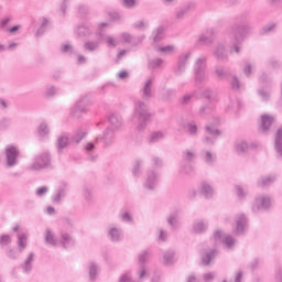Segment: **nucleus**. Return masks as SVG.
Wrapping results in <instances>:
<instances>
[{
	"instance_id": "1a4fd4ad",
	"label": "nucleus",
	"mask_w": 282,
	"mask_h": 282,
	"mask_svg": "<svg viewBox=\"0 0 282 282\" xmlns=\"http://www.w3.org/2000/svg\"><path fill=\"white\" fill-rule=\"evenodd\" d=\"M235 235H246L248 231V216L246 214H237L232 224Z\"/></svg>"
},
{
	"instance_id": "c9c22d12",
	"label": "nucleus",
	"mask_w": 282,
	"mask_h": 282,
	"mask_svg": "<svg viewBox=\"0 0 282 282\" xmlns=\"http://www.w3.org/2000/svg\"><path fill=\"white\" fill-rule=\"evenodd\" d=\"M150 41L152 43H160L164 41V26H158L151 34Z\"/></svg>"
},
{
	"instance_id": "5701e85b",
	"label": "nucleus",
	"mask_w": 282,
	"mask_h": 282,
	"mask_svg": "<svg viewBox=\"0 0 282 282\" xmlns=\"http://www.w3.org/2000/svg\"><path fill=\"white\" fill-rule=\"evenodd\" d=\"M192 230L194 235H204L208 230V220L196 219L192 224Z\"/></svg>"
},
{
	"instance_id": "cd10ccee",
	"label": "nucleus",
	"mask_w": 282,
	"mask_h": 282,
	"mask_svg": "<svg viewBox=\"0 0 282 282\" xmlns=\"http://www.w3.org/2000/svg\"><path fill=\"white\" fill-rule=\"evenodd\" d=\"M239 109H241V100L237 97H230L226 107L227 113H239Z\"/></svg>"
},
{
	"instance_id": "f03ea898",
	"label": "nucleus",
	"mask_w": 282,
	"mask_h": 282,
	"mask_svg": "<svg viewBox=\"0 0 282 282\" xmlns=\"http://www.w3.org/2000/svg\"><path fill=\"white\" fill-rule=\"evenodd\" d=\"M133 118L137 120V131H144L147 129V122L151 118V112L149 111V106L142 101L137 100L134 104Z\"/></svg>"
},
{
	"instance_id": "4c0bfd02",
	"label": "nucleus",
	"mask_w": 282,
	"mask_h": 282,
	"mask_svg": "<svg viewBox=\"0 0 282 282\" xmlns=\"http://www.w3.org/2000/svg\"><path fill=\"white\" fill-rule=\"evenodd\" d=\"M162 263L163 265H173V263H175V251L171 249L167 251H164Z\"/></svg>"
},
{
	"instance_id": "dca6fc26",
	"label": "nucleus",
	"mask_w": 282,
	"mask_h": 282,
	"mask_svg": "<svg viewBox=\"0 0 282 282\" xmlns=\"http://www.w3.org/2000/svg\"><path fill=\"white\" fill-rule=\"evenodd\" d=\"M149 257H151V253L149 251H141L139 253V263L140 267L138 269V276L139 279H144V276H147V267H144V263H147L149 261Z\"/></svg>"
},
{
	"instance_id": "72a5a7b5",
	"label": "nucleus",
	"mask_w": 282,
	"mask_h": 282,
	"mask_svg": "<svg viewBox=\"0 0 282 282\" xmlns=\"http://www.w3.org/2000/svg\"><path fill=\"white\" fill-rule=\"evenodd\" d=\"M274 147H275L276 158L279 160H282V129H279L275 133Z\"/></svg>"
},
{
	"instance_id": "4be33fe9",
	"label": "nucleus",
	"mask_w": 282,
	"mask_h": 282,
	"mask_svg": "<svg viewBox=\"0 0 282 282\" xmlns=\"http://www.w3.org/2000/svg\"><path fill=\"white\" fill-rule=\"evenodd\" d=\"M108 122L110 124L108 129H111L112 131H120V129H122V117L116 112L108 116Z\"/></svg>"
},
{
	"instance_id": "49530a36",
	"label": "nucleus",
	"mask_w": 282,
	"mask_h": 282,
	"mask_svg": "<svg viewBox=\"0 0 282 282\" xmlns=\"http://www.w3.org/2000/svg\"><path fill=\"white\" fill-rule=\"evenodd\" d=\"M213 33L212 32H207V33H203L199 39L198 42L200 43V45H213Z\"/></svg>"
},
{
	"instance_id": "412c9836",
	"label": "nucleus",
	"mask_w": 282,
	"mask_h": 282,
	"mask_svg": "<svg viewBox=\"0 0 282 282\" xmlns=\"http://www.w3.org/2000/svg\"><path fill=\"white\" fill-rule=\"evenodd\" d=\"M36 254L34 252L28 253L24 262L20 264V268L24 274H30L32 270H34V261H35Z\"/></svg>"
},
{
	"instance_id": "2eb2a0df",
	"label": "nucleus",
	"mask_w": 282,
	"mask_h": 282,
	"mask_svg": "<svg viewBox=\"0 0 282 282\" xmlns=\"http://www.w3.org/2000/svg\"><path fill=\"white\" fill-rule=\"evenodd\" d=\"M199 158L207 166H215L217 163V153L213 150L203 149L199 153Z\"/></svg>"
},
{
	"instance_id": "4d7b16f0",
	"label": "nucleus",
	"mask_w": 282,
	"mask_h": 282,
	"mask_svg": "<svg viewBox=\"0 0 282 282\" xmlns=\"http://www.w3.org/2000/svg\"><path fill=\"white\" fill-rule=\"evenodd\" d=\"M102 41H105L107 47H118V40L113 35H106Z\"/></svg>"
},
{
	"instance_id": "b1692460",
	"label": "nucleus",
	"mask_w": 282,
	"mask_h": 282,
	"mask_svg": "<svg viewBox=\"0 0 282 282\" xmlns=\"http://www.w3.org/2000/svg\"><path fill=\"white\" fill-rule=\"evenodd\" d=\"M166 138V133L162 130L152 131L145 138L148 144H158V142H162Z\"/></svg>"
},
{
	"instance_id": "de8ad7c7",
	"label": "nucleus",
	"mask_w": 282,
	"mask_h": 282,
	"mask_svg": "<svg viewBox=\"0 0 282 282\" xmlns=\"http://www.w3.org/2000/svg\"><path fill=\"white\" fill-rule=\"evenodd\" d=\"M85 135H87V130L79 129L75 131V133L72 137V140L75 144H80V141L85 139Z\"/></svg>"
},
{
	"instance_id": "a878e982",
	"label": "nucleus",
	"mask_w": 282,
	"mask_h": 282,
	"mask_svg": "<svg viewBox=\"0 0 282 282\" xmlns=\"http://www.w3.org/2000/svg\"><path fill=\"white\" fill-rule=\"evenodd\" d=\"M76 243V240L72 237V235L62 231L58 240V246H62V248H74Z\"/></svg>"
},
{
	"instance_id": "393cba45",
	"label": "nucleus",
	"mask_w": 282,
	"mask_h": 282,
	"mask_svg": "<svg viewBox=\"0 0 282 282\" xmlns=\"http://www.w3.org/2000/svg\"><path fill=\"white\" fill-rule=\"evenodd\" d=\"M43 237L45 246H50V248H56L58 246V239H56V234L52 229H45Z\"/></svg>"
},
{
	"instance_id": "c03bdc74",
	"label": "nucleus",
	"mask_w": 282,
	"mask_h": 282,
	"mask_svg": "<svg viewBox=\"0 0 282 282\" xmlns=\"http://www.w3.org/2000/svg\"><path fill=\"white\" fill-rule=\"evenodd\" d=\"M202 94H203L204 98H206L207 100H213V98H215L216 96H219V93L217 90L213 89L212 87L203 88Z\"/></svg>"
},
{
	"instance_id": "a19ab883",
	"label": "nucleus",
	"mask_w": 282,
	"mask_h": 282,
	"mask_svg": "<svg viewBox=\"0 0 282 282\" xmlns=\"http://www.w3.org/2000/svg\"><path fill=\"white\" fill-rule=\"evenodd\" d=\"M182 158L184 162H195V160H197V150L187 149L183 151Z\"/></svg>"
},
{
	"instance_id": "6e6552de",
	"label": "nucleus",
	"mask_w": 282,
	"mask_h": 282,
	"mask_svg": "<svg viewBox=\"0 0 282 282\" xmlns=\"http://www.w3.org/2000/svg\"><path fill=\"white\" fill-rule=\"evenodd\" d=\"M158 184H160V175L158 174V172L149 170L145 174V180L143 182L144 191L153 193V191L158 188Z\"/></svg>"
},
{
	"instance_id": "864d4df0",
	"label": "nucleus",
	"mask_w": 282,
	"mask_h": 282,
	"mask_svg": "<svg viewBox=\"0 0 282 282\" xmlns=\"http://www.w3.org/2000/svg\"><path fill=\"white\" fill-rule=\"evenodd\" d=\"M37 133H39L40 138H46V135H50V126H47L46 122H42L37 127Z\"/></svg>"
},
{
	"instance_id": "69168bd1",
	"label": "nucleus",
	"mask_w": 282,
	"mask_h": 282,
	"mask_svg": "<svg viewBox=\"0 0 282 282\" xmlns=\"http://www.w3.org/2000/svg\"><path fill=\"white\" fill-rule=\"evenodd\" d=\"M230 85H231V89H234V91H239V89H241V83L239 82V78L237 77V75H234L231 77Z\"/></svg>"
},
{
	"instance_id": "0e129e2a",
	"label": "nucleus",
	"mask_w": 282,
	"mask_h": 282,
	"mask_svg": "<svg viewBox=\"0 0 282 282\" xmlns=\"http://www.w3.org/2000/svg\"><path fill=\"white\" fill-rule=\"evenodd\" d=\"M235 195L238 197V199H246V197L248 196V192H246V189H243V187L241 186H236Z\"/></svg>"
},
{
	"instance_id": "603ef678",
	"label": "nucleus",
	"mask_w": 282,
	"mask_h": 282,
	"mask_svg": "<svg viewBox=\"0 0 282 282\" xmlns=\"http://www.w3.org/2000/svg\"><path fill=\"white\" fill-rule=\"evenodd\" d=\"M58 94V88L54 85H46L45 90H44V96L46 98H54V96H57Z\"/></svg>"
},
{
	"instance_id": "f704fd0d",
	"label": "nucleus",
	"mask_w": 282,
	"mask_h": 282,
	"mask_svg": "<svg viewBox=\"0 0 282 282\" xmlns=\"http://www.w3.org/2000/svg\"><path fill=\"white\" fill-rule=\"evenodd\" d=\"M17 246H18V252L21 254L25 252V249L28 248V236L26 234H18V240H17Z\"/></svg>"
},
{
	"instance_id": "4468645a",
	"label": "nucleus",
	"mask_w": 282,
	"mask_h": 282,
	"mask_svg": "<svg viewBox=\"0 0 282 282\" xmlns=\"http://www.w3.org/2000/svg\"><path fill=\"white\" fill-rule=\"evenodd\" d=\"M89 101L85 97H80L79 100L70 109V113L74 118H80V113H87L89 109L87 108Z\"/></svg>"
},
{
	"instance_id": "7ed1b4c3",
	"label": "nucleus",
	"mask_w": 282,
	"mask_h": 282,
	"mask_svg": "<svg viewBox=\"0 0 282 282\" xmlns=\"http://www.w3.org/2000/svg\"><path fill=\"white\" fill-rule=\"evenodd\" d=\"M208 56L200 55L195 58L193 66V74L195 78V83L202 85V83L208 82Z\"/></svg>"
},
{
	"instance_id": "6e6d98bb",
	"label": "nucleus",
	"mask_w": 282,
	"mask_h": 282,
	"mask_svg": "<svg viewBox=\"0 0 282 282\" xmlns=\"http://www.w3.org/2000/svg\"><path fill=\"white\" fill-rule=\"evenodd\" d=\"M253 69H254V64L250 63L249 61H246L242 67V72L245 76L250 78V76H252Z\"/></svg>"
},
{
	"instance_id": "aec40b11",
	"label": "nucleus",
	"mask_w": 282,
	"mask_h": 282,
	"mask_svg": "<svg viewBox=\"0 0 282 282\" xmlns=\"http://www.w3.org/2000/svg\"><path fill=\"white\" fill-rule=\"evenodd\" d=\"M205 129L207 134L204 137L203 142L205 144H213L214 142H217V138L221 135V131L210 126H206Z\"/></svg>"
},
{
	"instance_id": "79ce46f5",
	"label": "nucleus",
	"mask_w": 282,
	"mask_h": 282,
	"mask_svg": "<svg viewBox=\"0 0 282 282\" xmlns=\"http://www.w3.org/2000/svg\"><path fill=\"white\" fill-rule=\"evenodd\" d=\"M59 51L62 54H67L68 56H74V54H77L76 48H74V45L69 43H63L59 46Z\"/></svg>"
},
{
	"instance_id": "ea45409f",
	"label": "nucleus",
	"mask_w": 282,
	"mask_h": 282,
	"mask_svg": "<svg viewBox=\"0 0 282 282\" xmlns=\"http://www.w3.org/2000/svg\"><path fill=\"white\" fill-rule=\"evenodd\" d=\"M217 257V250L216 249H209L205 251V253L202 257V263L203 265H210V262L213 259Z\"/></svg>"
},
{
	"instance_id": "3c124183",
	"label": "nucleus",
	"mask_w": 282,
	"mask_h": 282,
	"mask_svg": "<svg viewBox=\"0 0 282 282\" xmlns=\"http://www.w3.org/2000/svg\"><path fill=\"white\" fill-rule=\"evenodd\" d=\"M150 69H160L164 65V59L161 57L152 58L149 61Z\"/></svg>"
},
{
	"instance_id": "473e14b6",
	"label": "nucleus",
	"mask_w": 282,
	"mask_h": 282,
	"mask_svg": "<svg viewBox=\"0 0 282 282\" xmlns=\"http://www.w3.org/2000/svg\"><path fill=\"white\" fill-rule=\"evenodd\" d=\"M276 182V174H269L265 176H261L258 180V186L260 188H265V186H271V184H274Z\"/></svg>"
},
{
	"instance_id": "774afa93",
	"label": "nucleus",
	"mask_w": 282,
	"mask_h": 282,
	"mask_svg": "<svg viewBox=\"0 0 282 282\" xmlns=\"http://www.w3.org/2000/svg\"><path fill=\"white\" fill-rule=\"evenodd\" d=\"M259 82L265 87H272V78H270L268 74H262L259 78Z\"/></svg>"
},
{
	"instance_id": "20e7f679",
	"label": "nucleus",
	"mask_w": 282,
	"mask_h": 282,
	"mask_svg": "<svg viewBox=\"0 0 282 282\" xmlns=\"http://www.w3.org/2000/svg\"><path fill=\"white\" fill-rule=\"evenodd\" d=\"M19 158H21V150L19 147L9 144L4 149V166L6 169H14L19 166Z\"/></svg>"
},
{
	"instance_id": "09e8293b",
	"label": "nucleus",
	"mask_w": 282,
	"mask_h": 282,
	"mask_svg": "<svg viewBox=\"0 0 282 282\" xmlns=\"http://www.w3.org/2000/svg\"><path fill=\"white\" fill-rule=\"evenodd\" d=\"M213 113V105L206 104L198 110L199 118H206V116H210Z\"/></svg>"
},
{
	"instance_id": "9b49d317",
	"label": "nucleus",
	"mask_w": 282,
	"mask_h": 282,
	"mask_svg": "<svg viewBox=\"0 0 282 282\" xmlns=\"http://www.w3.org/2000/svg\"><path fill=\"white\" fill-rule=\"evenodd\" d=\"M117 130H112L111 128H106L102 135L97 137V142H102L104 147H112L116 144V140H118Z\"/></svg>"
},
{
	"instance_id": "338daca9",
	"label": "nucleus",
	"mask_w": 282,
	"mask_h": 282,
	"mask_svg": "<svg viewBox=\"0 0 282 282\" xmlns=\"http://www.w3.org/2000/svg\"><path fill=\"white\" fill-rule=\"evenodd\" d=\"M6 254L8 259H12L13 261H17V259H19V253L17 252V250L12 249V247L7 248Z\"/></svg>"
},
{
	"instance_id": "f257e3e1",
	"label": "nucleus",
	"mask_w": 282,
	"mask_h": 282,
	"mask_svg": "<svg viewBox=\"0 0 282 282\" xmlns=\"http://www.w3.org/2000/svg\"><path fill=\"white\" fill-rule=\"evenodd\" d=\"M250 24L248 23V14L243 13L237 18V24L231 28L228 37L231 41L229 46L230 54H241V43L246 36L250 34Z\"/></svg>"
},
{
	"instance_id": "0eeeda50",
	"label": "nucleus",
	"mask_w": 282,
	"mask_h": 282,
	"mask_svg": "<svg viewBox=\"0 0 282 282\" xmlns=\"http://www.w3.org/2000/svg\"><path fill=\"white\" fill-rule=\"evenodd\" d=\"M212 241H214V243H223L226 250H232L235 243H237V239L223 230H216L212 237Z\"/></svg>"
},
{
	"instance_id": "58836bf2",
	"label": "nucleus",
	"mask_w": 282,
	"mask_h": 282,
	"mask_svg": "<svg viewBox=\"0 0 282 282\" xmlns=\"http://www.w3.org/2000/svg\"><path fill=\"white\" fill-rule=\"evenodd\" d=\"M214 76H216L218 80H226V78H228V70H226L224 65H216L214 67Z\"/></svg>"
},
{
	"instance_id": "2f4dec72",
	"label": "nucleus",
	"mask_w": 282,
	"mask_h": 282,
	"mask_svg": "<svg viewBox=\"0 0 282 282\" xmlns=\"http://www.w3.org/2000/svg\"><path fill=\"white\" fill-rule=\"evenodd\" d=\"M272 122H274V118L272 116L263 115L261 117V123L259 128L260 133H265L269 131L270 127H272Z\"/></svg>"
},
{
	"instance_id": "37998d69",
	"label": "nucleus",
	"mask_w": 282,
	"mask_h": 282,
	"mask_svg": "<svg viewBox=\"0 0 282 282\" xmlns=\"http://www.w3.org/2000/svg\"><path fill=\"white\" fill-rule=\"evenodd\" d=\"M177 219H178L177 212L170 214V216L167 217V224L174 230H176V228H180V220Z\"/></svg>"
},
{
	"instance_id": "6ab92c4d",
	"label": "nucleus",
	"mask_w": 282,
	"mask_h": 282,
	"mask_svg": "<svg viewBox=\"0 0 282 282\" xmlns=\"http://www.w3.org/2000/svg\"><path fill=\"white\" fill-rule=\"evenodd\" d=\"M259 147H261L259 142L248 143L246 141H237L235 143V151L238 155H242V153H246L249 149H259Z\"/></svg>"
},
{
	"instance_id": "39448f33",
	"label": "nucleus",
	"mask_w": 282,
	"mask_h": 282,
	"mask_svg": "<svg viewBox=\"0 0 282 282\" xmlns=\"http://www.w3.org/2000/svg\"><path fill=\"white\" fill-rule=\"evenodd\" d=\"M51 164L52 155L50 152H42L33 158L28 169L29 171H43V169H50Z\"/></svg>"
},
{
	"instance_id": "13d9d810",
	"label": "nucleus",
	"mask_w": 282,
	"mask_h": 282,
	"mask_svg": "<svg viewBox=\"0 0 282 282\" xmlns=\"http://www.w3.org/2000/svg\"><path fill=\"white\" fill-rule=\"evenodd\" d=\"M270 32H276V23L270 22L260 30L261 34H270Z\"/></svg>"
},
{
	"instance_id": "8fccbe9b",
	"label": "nucleus",
	"mask_w": 282,
	"mask_h": 282,
	"mask_svg": "<svg viewBox=\"0 0 282 282\" xmlns=\"http://www.w3.org/2000/svg\"><path fill=\"white\" fill-rule=\"evenodd\" d=\"M195 8V2H189L186 4V7H183L176 11V19H183L184 14L188 12V10H193Z\"/></svg>"
},
{
	"instance_id": "052dcab7",
	"label": "nucleus",
	"mask_w": 282,
	"mask_h": 282,
	"mask_svg": "<svg viewBox=\"0 0 282 282\" xmlns=\"http://www.w3.org/2000/svg\"><path fill=\"white\" fill-rule=\"evenodd\" d=\"M191 58V52H185L178 55L176 63L181 65H188V59Z\"/></svg>"
},
{
	"instance_id": "7c9ffc66",
	"label": "nucleus",
	"mask_w": 282,
	"mask_h": 282,
	"mask_svg": "<svg viewBox=\"0 0 282 282\" xmlns=\"http://www.w3.org/2000/svg\"><path fill=\"white\" fill-rule=\"evenodd\" d=\"M68 144H69V134L63 133L59 137H57L56 149L58 153H63V151L67 149Z\"/></svg>"
},
{
	"instance_id": "f3484780",
	"label": "nucleus",
	"mask_w": 282,
	"mask_h": 282,
	"mask_svg": "<svg viewBox=\"0 0 282 282\" xmlns=\"http://www.w3.org/2000/svg\"><path fill=\"white\" fill-rule=\"evenodd\" d=\"M65 197H67V183H62L53 193L52 202L53 204H63Z\"/></svg>"
},
{
	"instance_id": "f8f14e48",
	"label": "nucleus",
	"mask_w": 282,
	"mask_h": 282,
	"mask_svg": "<svg viewBox=\"0 0 282 282\" xmlns=\"http://www.w3.org/2000/svg\"><path fill=\"white\" fill-rule=\"evenodd\" d=\"M153 83H155V75L147 77L140 89L143 100H151L153 98Z\"/></svg>"
},
{
	"instance_id": "e433bc0d",
	"label": "nucleus",
	"mask_w": 282,
	"mask_h": 282,
	"mask_svg": "<svg viewBox=\"0 0 282 282\" xmlns=\"http://www.w3.org/2000/svg\"><path fill=\"white\" fill-rule=\"evenodd\" d=\"M155 52H160V54H164L165 56H171V54H175L177 47L175 45H166V46H154Z\"/></svg>"
},
{
	"instance_id": "680f3d73",
	"label": "nucleus",
	"mask_w": 282,
	"mask_h": 282,
	"mask_svg": "<svg viewBox=\"0 0 282 282\" xmlns=\"http://www.w3.org/2000/svg\"><path fill=\"white\" fill-rule=\"evenodd\" d=\"M84 151H85V153H87V155H89V160H94V153L96 151V145H94V143H86L84 145Z\"/></svg>"
},
{
	"instance_id": "c756f323",
	"label": "nucleus",
	"mask_w": 282,
	"mask_h": 282,
	"mask_svg": "<svg viewBox=\"0 0 282 282\" xmlns=\"http://www.w3.org/2000/svg\"><path fill=\"white\" fill-rule=\"evenodd\" d=\"M87 272L89 274V281H96L98 279V274L100 273V265L95 261H90L87 264Z\"/></svg>"
},
{
	"instance_id": "bf43d9fd",
	"label": "nucleus",
	"mask_w": 282,
	"mask_h": 282,
	"mask_svg": "<svg viewBox=\"0 0 282 282\" xmlns=\"http://www.w3.org/2000/svg\"><path fill=\"white\" fill-rule=\"evenodd\" d=\"M186 131L188 135H192V138H195L197 135V123H195V121L188 122Z\"/></svg>"
},
{
	"instance_id": "e2e57ef3",
	"label": "nucleus",
	"mask_w": 282,
	"mask_h": 282,
	"mask_svg": "<svg viewBox=\"0 0 282 282\" xmlns=\"http://www.w3.org/2000/svg\"><path fill=\"white\" fill-rule=\"evenodd\" d=\"M132 174L134 177L142 175V161H137L132 167Z\"/></svg>"
},
{
	"instance_id": "a18cd8bd",
	"label": "nucleus",
	"mask_w": 282,
	"mask_h": 282,
	"mask_svg": "<svg viewBox=\"0 0 282 282\" xmlns=\"http://www.w3.org/2000/svg\"><path fill=\"white\" fill-rule=\"evenodd\" d=\"M83 197L86 204H91L94 202V191L89 186H84L83 188Z\"/></svg>"
},
{
	"instance_id": "c85d7f7f",
	"label": "nucleus",
	"mask_w": 282,
	"mask_h": 282,
	"mask_svg": "<svg viewBox=\"0 0 282 282\" xmlns=\"http://www.w3.org/2000/svg\"><path fill=\"white\" fill-rule=\"evenodd\" d=\"M199 193L206 199H212V197L215 195V188L213 187V185H210V183L203 182L200 184Z\"/></svg>"
},
{
	"instance_id": "423d86ee",
	"label": "nucleus",
	"mask_w": 282,
	"mask_h": 282,
	"mask_svg": "<svg viewBox=\"0 0 282 282\" xmlns=\"http://www.w3.org/2000/svg\"><path fill=\"white\" fill-rule=\"evenodd\" d=\"M272 208V197L268 194H259L256 196L251 210L257 215L263 210H270Z\"/></svg>"
},
{
	"instance_id": "a211bd4d",
	"label": "nucleus",
	"mask_w": 282,
	"mask_h": 282,
	"mask_svg": "<svg viewBox=\"0 0 282 282\" xmlns=\"http://www.w3.org/2000/svg\"><path fill=\"white\" fill-rule=\"evenodd\" d=\"M213 54L220 63H228V61H230L228 57V50H226V45L223 43H218L215 46Z\"/></svg>"
},
{
	"instance_id": "9d476101",
	"label": "nucleus",
	"mask_w": 282,
	"mask_h": 282,
	"mask_svg": "<svg viewBox=\"0 0 282 282\" xmlns=\"http://www.w3.org/2000/svg\"><path fill=\"white\" fill-rule=\"evenodd\" d=\"M102 32H96V39L95 40H87L84 43V52L86 54H96L98 50H100V44L102 43Z\"/></svg>"
},
{
	"instance_id": "5fc2aeb1",
	"label": "nucleus",
	"mask_w": 282,
	"mask_h": 282,
	"mask_svg": "<svg viewBox=\"0 0 282 282\" xmlns=\"http://www.w3.org/2000/svg\"><path fill=\"white\" fill-rule=\"evenodd\" d=\"M119 219L123 224H133V217L131 216V214H129V212L121 210L119 213Z\"/></svg>"
},
{
	"instance_id": "bb28decb",
	"label": "nucleus",
	"mask_w": 282,
	"mask_h": 282,
	"mask_svg": "<svg viewBox=\"0 0 282 282\" xmlns=\"http://www.w3.org/2000/svg\"><path fill=\"white\" fill-rule=\"evenodd\" d=\"M75 34L79 39L91 36V34H94V29L89 24H79L75 28Z\"/></svg>"
},
{
	"instance_id": "ddd939ff",
	"label": "nucleus",
	"mask_w": 282,
	"mask_h": 282,
	"mask_svg": "<svg viewBox=\"0 0 282 282\" xmlns=\"http://www.w3.org/2000/svg\"><path fill=\"white\" fill-rule=\"evenodd\" d=\"M108 239H110L113 243H120L122 239H124V231H122V227H118V225H110L107 230Z\"/></svg>"
}]
</instances>
